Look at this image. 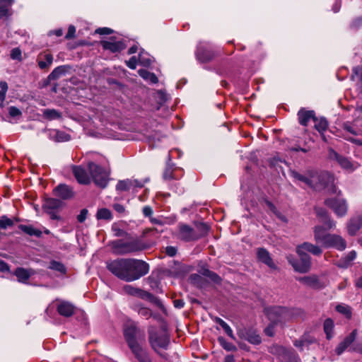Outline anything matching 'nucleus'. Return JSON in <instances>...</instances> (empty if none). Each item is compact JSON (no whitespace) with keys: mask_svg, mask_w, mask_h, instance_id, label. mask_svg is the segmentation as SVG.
Here are the masks:
<instances>
[{"mask_svg":"<svg viewBox=\"0 0 362 362\" xmlns=\"http://www.w3.org/2000/svg\"><path fill=\"white\" fill-rule=\"evenodd\" d=\"M8 114L11 117H15L21 116L22 115V112L16 107L11 106L8 107Z\"/></svg>","mask_w":362,"mask_h":362,"instance_id":"53","label":"nucleus"},{"mask_svg":"<svg viewBox=\"0 0 362 362\" xmlns=\"http://www.w3.org/2000/svg\"><path fill=\"white\" fill-rule=\"evenodd\" d=\"M139 74L146 81H149L152 83H156L158 81L157 76L154 74L145 69L139 70Z\"/></svg>","mask_w":362,"mask_h":362,"instance_id":"34","label":"nucleus"},{"mask_svg":"<svg viewBox=\"0 0 362 362\" xmlns=\"http://www.w3.org/2000/svg\"><path fill=\"white\" fill-rule=\"evenodd\" d=\"M138 313L141 317H144L145 318H149L152 316V312L150 309L144 307H141L139 308Z\"/></svg>","mask_w":362,"mask_h":362,"instance_id":"49","label":"nucleus"},{"mask_svg":"<svg viewBox=\"0 0 362 362\" xmlns=\"http://www.w3.org/2000/svg\"><path fill=\"white\" fill-rule=\"evenodd\" d=\"M297 280L304 286L313 289H321L325 286L315 275L298 277Z\"/></svg>","mask_w":362,"mask_h":362,"instance_id":"13","label":"nucleus"},{"mask_svg":"<svg viewBox=\"0 0 362 362\" xmlns=\"http://www.w3.org/2000/svg\"><path fill=\"white\" fill-rule=\"evenodd\" d=\"M112 229L115 233V235L117 237H122L128 235L124 230L119 228L117 224H113L112 226Z\"/></svg>","mask_w":362,"mask_h":362,"instance_id":"51","label":"nucleus"},{"mask_svg":"<svg viewBox=\"0 0 362 362\" xmlns=\"http://www.w3.org/2000/svg\"><path fill=\"white\" fill-rule=\"evenodd\" d=\"M112 30L108 28H100L96 30L95 33L100 35H110L112 33Z\"/></svg>","mask_w":362,"mask_h":362,"instance_id":"61","label":"nucleus"},{"mask_svg":"<svg viewBox=\"0 0 362 362\" xmlns=\"http://www.w3.org/2000/svg\"><path fill=\"white\" fill-rule=\"evenodd\" d=\"M69 69L68 66H59L55 68L48 76L50 81L58 79L62 76L64 75Z\"/></svg>","mask_w":362,"mask_h":362,"instance_id":"29","label":"nucleus"},{"mask_svg":"<svg viewBox=\"0 0 362 362\" xmlns=\"http://www.w3.org/2000/svg\"><path fill=\"white\" fill-rule=\"evenodd\" d=\"M96 217L98 219L110 220L112 219V216L109 209L103 208L98 211Z\"/></svg>","mask_w":362,"mask_h":362,"instance_id":"40","label":"nucleus"},{"mask_svg":"<svg viewBox=\"0 0 362 362\" xmlns=\"http://www.w3.org/2000/svg\"><path fill=\"white\" fill-rule=\"evenodd\" d=\"M129 258H118L107 263V269L119 279L128 282Z\"/></svg>","mask_w":362,"mask_h":362,"instance_id":"7","label":"nucleus"},{"mask_svg":"<svg viewBox=\"0 0 362 362\" xmlns=\"http://www.w3.org/2000/svg\"><path fill=\"white\" fill-rule=\"evenodd\" d=\"M18 227L21 231L30 236L40 238L42 233L40 230L35 228L31 225L21 224Z\"/></svg>","mask_w":362,"mask_h":362,"instance_id":"28","label":"nucleus"},{"mask_svg":"<svg viewBox=\"0 0 362 362\" xmlns=\"http://www.w3.org/2000/svg\"><path fill=\"white\" fill-rule=\"evenodd\" d=\"M336 310L343 315L347 319H350L352 315L351 308L346 304H339L336 306Z\"/></svg>","mask_w":362,"mask_h":362,"instance_id":"33","label":"nucleus"},{"mask_svg":"<svg viewBox=\"0 0 362 362\" xmlns=\"http://www.w3.org/2000/svg\"><path fill=\"white\" fill-rule=\"evenodd\" d=\"M13 225V221L6 216H2L0 218V228L6 229Z\"/></svg>","mask_w":362,"mask_h":362,"instance_id":"44","label":"nucleus"},{"mask_svg":"<svg viewBox=\"0 0 362 362\" xmlns=\"http://www.w3.org/2000/svg\"><path fill=\"white\" fill-rule=\"evenodd\" d=\"M116 189L118 191H129L133 189L131 180L127 179L119 181L116 185Z\"/></svg>","mask_w":362,"mask_h":362,"instance_id":"38","label":"nucleus"},{"mask_svg":"<svg viewBox=\"0 0 362 362\" xmlns=\"http://www.w3.org/2000/svg\"><path fill=\"white\" fill-rule=\"evenodd\" d=\"M137 296L142 298V299H146V300H148L150 301H151L153 298V296L152 294H151L150 293L146 291H144L142 289H140L139 290V292H138V294H137Z\"/></svg>","mask_w":362,"mask_h":362,"instance_id":"50","label":"nucleus"},{"mask_svg":"<svg viewBox=\"0 0 362 362\" xmlns=\"http://www.w3.org/2000/svg\"><path fill=\"white\" fill-rule=\"evenodd\" d=\"M267 207L278 217H281V214L278 211L276 206L269 201L266 202Z\"/></svg>","mask_w":362,"mask_h":362,"instance_id":"60","label":"nucleus"},{"mask_svg":"<svg viewBox=\"0 0 362 362\" xmlns=\"http://www.w3.org/2000/svg\"><path fill=\"white\" fill-rule=\"evenodd\" d=\"M313 342V339H308L305 337L302 338L300 340H296L294 342V345L299 348L300 350L303 349V347L305 346H308L309 344H312Z\"/></svg>","mask_w":362,"mask_h":362,"instance_id":"46","label":"nucleus"},{"mask_svg":"<svg viewBox=\"0 0 362 362\" xmlns=\"http://www.w3.org/2000/svg\"><path fill=\"white\" fill-rule=\"evenodd\" d=\"M238 334L241 339L251 344H259L261 342V337L255 331L242 329L238 331Z\"/></svg>","mask_w":362,"mask_h":362,"instance_id":"16","label":"nucleus"},{"mask_svg":"<svg viewBox=\"0 0 362 362\" xmlns=\"http://www.w3.org/2000/svg\"><path fill=\"white\" fill-rule=\"evenodd\" d=\"M76 33V28L74 25H69L67 33L66 34V39H71L74 37Z\"/></svg>","mask_w":362,"mask_h":362,"instance_id":"59","label":"nucleus"},{"mask_svg":"<svg viewBox=\"0 0 362 362\" xmlns=\"http://www.w3.org/2000/svg\"><path fill=\"white\" fill-rule=\"evenodd\" d=\"M324 331L327 335V339H330L332 336V331L334 329V322L332 319L327 318L325 320L324 325Z\"/></svg>","mask_w":362,"mask_h":362,"instance_id":"37","label":"nucleus"},{"mask_svg":"<svg viewBox=\"0 0 362 362\" xmlns=\"http://www.w3.org/2000/svg\"><path fill=\"white\" fill-rule=\"evenodd\" d=\"M72 173L78 183L82 185H88L90 183V174H88L83 167L80 165H73Z\"/></svg>","mask_w":362,"mask_h":362,"instance_id":"14","label":"nucleus"},{"mask_svg":"<svg viewBox=\"0 0 362 362\" xmlns=\"http://www.w3.org/2000/svg\"><path fill=\"white\" fill-rule=\"evenodd\" d=\"M62 205V202L57 199L50 198L46 200L44 208L45 211L48 210H57L59 209Z\"/></svg>","mask_w":362,"mask_h":362,"instance_id":"31","label":"nucleus"},{"mask_svg":"<svg viewBox=\"0 0 362 362\" xmlns=\"http://www.w3.org/2000/svg\"><path fill=\"white\" fill-rule=\"evenodd\" d=\"M148 341L151 348L156 352L160 349H166L170 343V337L165 329L156 331L154 327H148Z\"/></svg>","mask_w":362,"mask_h":362,"instance_id":"6","label":"nucleus"},{"mask_svg":"<svg viewBox=\"0 0 362 362\" xmlns=\"http://www.w3.org/2000/svg\"><path fill=\"white\" fill-rule=\"evenodd\" d=\"M362 228V216H358L350 219L347 228L350 235H355Z\"/></svg>","mask_w":362,"mask_h":362,"instance_id":"26","label":"nucleus"},{"mask_svg":"<svg viewBox=\"0 0 362 362\" xmlns=\"http://www.w3.org/2000/svg\"><path fill=\"white\" fill-rule=\"evenodd\" d=\"M325 204L331 209L338 217L344 216L348 211V204L345 199L341 197L328 198Z\"/></svg>","mask_w":362,"mask_h":362,"instance_id":"10","label":"nucleus"},{"mask_svg":"<svg viewBox=\"0 0 362 362\" xmlns=\"http://www.w3.org/2000/svg\"><path fill=\"white\" fill-rule=\"evenodd\" d=\"M0 100L4 102L8 90V84L6 81H0Z\"/></svg>","mask_w":362,"mask_h":362,"instance_id":"47","label":"nucleus"},{"mask_svg":"<svg viewBox=\"0 0 362 362\" xmlns=\"http://www.w3.org/2000/svg\"><path fill=\"white\" fill-rule=\"evenodd\" d=\"M163 178L166 180L175 178L173 173L170 169H167L163 173Z\"/></svg>","mask_w":362,"mask_h":362,"instance_id":"63","label":"nucleus"},{"mask_svg":"<svg viewBox=\"0 0 362 362\" xmlns=\"http://www.w3.org/2000/svg\"><path fill=\"white\" fill-rule=\"evenodd\" d=\"M70 139V136L65 132L58 131V134L57 135V140L56 141L61 142V141H66Z\"/></svg>","mask_w":362,"mask_h":362,"instance_id":"52","label":"nucleus"},{"mask_svg":"<svg viewBox=\"0 0 362 362\" xmlns=\"http://www.w3.org/2000/svg\"><path fill=\"white\" fill-rule=\"evenodd\" d=\"M313 122H315V128L320 132L323 140L325 139L324 132H325L328 127V122L324 117L317 118L315 117Z\"/></svg>","mask_w":362,"mask_h":362,"instance_id":"27","label":"nucleus"},{"mask_svg":"<svg viewBox=\"0 0 362 362\" xmlns=\"http://www.w3.org/2000/svg\"><path fill=\"white\" fill-rule=\"evenodd\" d=\"M177 228V237L182 240L189 242L200 238V235H198L194 228L187 224L179 223Z\"/></svg>","mask_w":362,"mask_h":362,"instance_id":"12","label":"nucleus"},{"mask_svg":"<svg viewBox=\"0 0 362 362\" xmlns=\"http://www.w3.org/2000/svg\"><path fill=\"white\" fill-rule=\"evenodd\" d=\"M88 210L86 209H83L81 211L80 214L77 216V220L80 223H83L87 218L88 215Z\"/></svg>","mask_w":362,"mask_h":362,"instance_id":"57","label":"nucleus"},{"mask_svg":"<svg viewBox=\"0 0 362 362\" xmlns=\"http://www.w3.org/2000/svg\"><path fill=\"white\" fill-rule=\"evenodd\" d=\"M218 341L221 346L228 351H235L237 350L236 346L233 344L227 341L223 337H218Z\"/></svg>","mask_w":362,"mask_h":362,"instance_id":"41","label":"nucleus"},{"mask_svg":"<svg viewBox=\"0 0 362 362\" xmlns=\"http://www.w3.org/2000/svg\"><path fill=\"white\" fill-rule=\"evenodd\" d=\"M126 64L129 68L132 69H136L137 65V59L136 57H131L129 61L126 62Z\"/></svg>","mask_w":362,"mask_h":362,"instance_id":"58","label":"nucleus"},{"mask_svg":"<svg viewBox=\"0 0 362 362\" xmlns=\"http://www.w3.org/2000/svg\"><path fill=\"white\" fill-rule=\"evenodd\" d=\"M288 362H300L299 357L293 352H288Z\"/></svg>","mask_w":362,"mask_h":362,"instance_id":"64","label":"nucleus"},{"mask_svg":"<svg viewBox=\"0 0 362 362\" xmlns=\"http://www.w3.org/2000/svg\"><path fill=\"white\" fill-rule=\"evenodd\" d=\"M269 319L274 322L285 323L303 318L305 313L303 310L298 308H287L285 307L276 306L267 310Z\"/></svg>","mask_w":362,"mask_h":362,"instance_id":"3","label":"nucleus"},{"mask_svg":"<svg viewBox=\"0 0 362 362\" xmlns=\"http://www.w3.org/2000/svg\"><path fill=\"white\" fill-rule=\"evenodd\" d=\"M13 0H0V19L6 16Z\"/></svg>","mask_w":362,"mask_h":362,"instance_id":"35","label":"nucleus"},{"mask_svg":"<svg viewBox=\"0 0 362 362\" xmlns=\"http://www.w3.org/2000/svg\"><path fill=\"white\" fill-rule=\"evenodd\" d=\"M196 55L197 59L202 63L209 62L214 57V54L211 50L204 48L201 45H199L197 47Z\"/></svg>","mask_w":362,"mask_h":362,"instance_id":"20","label":"nucleus"},{"mask_svg":"<svg viewBox=\"0 0 362 362\" xmlns=\"http://www.w3.org/2000/svg\"><path fill=\"white\" fill-rule=\"evenodd\" d=\"M292 175L296 180L305 183L310 187L311 180V171H308L306 175H302L297 172H293Z\"/></svg>","mask_w":362,"mask_h":362,"instance_id":"32","label":"nucleus"},{"mask_svg":"<svg viewBox=\"0 0 362 362\" xmlns=\"http://www.w3.org/2000/svg\"><path fill=\"white\" fill-rule=\"evenodd\" d=\"M132 181V185L133 189L134 188H141L144 187V184L148 181L147 180H131Z\"/></svg>","mask_w":362,"mask_h":362,"instance_id":"56","label":"nucleus"},{"mask_svg":"<svg viewBox=\"0 0 362 362\" xmlns=\"http://www.w3.org/2000/svg\"><path fill=\"white\" fill-rule=\"evenodd\" d=\"M356 257V252L355 251H351L347 254V255L344 258L345 264L347 266L350 264L351 262H352L354 259H355Z\"/></svg>","mask_w":362,"mask_h":362,"instance_id":"55","label":"nucleus"},{"mask_svg":"<svg viewBox=\"0 0 362 362\" xmlns=\"http://www.w3.org/2000/svg\"><path fill=\"white\" fill-rule=\"evenodd\" d=\"M129 348L139 362H151L148 352L141 346L140 342Z\"/></svg>","mask_w":362,"mask_h":362,"instance_id":"15","label":"nucleus"},{"mask_svg":"<svg viewBox=\"0 0 362 362\" xmlns=\"http://www.w3.org/2000/svg\"><path fill=\"white\" fill-rule=\"evenodd\" d=\"M110 246L114 254L125 255L145 250L146 245L139 238L127 235L125 239L113 240Z\"/></svg>","mask_w":362,"mask_h":362,"instance_id":"2","label":"nucleus"},{"mask_svg":"<svg viewBox=\"0 0 362 362\" xmlns=\"http://www.w3.org/2000/svg\"><path fill=\"white\" fill-rule=\"evenodd\" d=\"M88 169L90 181L93 180L97 186L105 188L108 182L109 172L93 162L88 163Z\"/></svg>","mask_w":362,"mask_h":362,"instance_id":"8","label":"nucleus"},{"mask_svg":"<svg viewBox=\"0 0 362 362\" xmlns=\"http://www.w3.org/2000/svg\"><path fill=\"white\" fill-rule=\"evenodd\" d=\"M43 116L45 118L52 120L62 117V114L54 109H46L43 111Z\"/></svg>","mask_w":362,"mask_h":362,"instance_id":"36","label":"nucleus"},{"mask_svg":"<svg viewBox=\"0 0 362 362\" xmlns=\"http://www.w3.org/2000/svg\"><path fill=\"white\" fill-rule=\"evenodd\" d=\"M202 274L209 277L212 281L215 283H219L221 281V278L218 274L215 272L209 270L208 269H202Z\"/></svg>","mask_w":362,"mask_h":362,"instance_id":"42","label":"nucleus"},{"mask_svg":"<svg viewBox=\"0 0 362 362\" xmlns=\"http://www.w3.org/2000/svg\"><path fill=\"white\" fill-rule=\"evenodd\" d=\"M307 252L315 256H320L322 254V248L313 243L305 242L296 247V252L300 257L297 260L293 255H288L286 259L291 264L296 272L300 273L308 272L311 267V257L307 254Z\"/></svg>","mask_w":362,"mask_h":362,"instance_id":"1","label":"nucleus"},{"mask_svg":"<svg viewBox=\"0 0 362 362\" xmlns=\"http://www.w3.org/2000/svg\"><path fill=\"white\" fill-rule=\"evenodd\" d=\"M129 276L128 282L140 279L149 272V265L141 259L129 258Z\"/></svg>","mask_w":362,"mask_h":362,"instance_id":"9","label":"nucleus"},{"mask_svg":"<svg viewBox=\"0 0 362 362\" xmlns=\"http://www.w3.org/2000/svg\"><path fill=\"white\" fill-rule=\"evenodd\" d=\"M329 157L332 159L337 160V163L341 165V167L344 169L348 170L352 168V164L347 158L340 156L334 150H331L329 151Z\"/></svg>","mask_w":362,"mask_h":362,"instance_id":"25","label":"nucleus"},{"mask_svg":"<svg viewBox=\"0 0 362 362\" xmlns=\"http://www.w3.org/2000/svg\"><path fill=\"white\" fill-rule=\"evenodd\" d=\"M315 211L317 216L322 218L321 221L328 229L334 228L335 227V222L329 218L325 209L317 207L315 209Z\"/></svg>","mask_w":362,"mask_h":362,"instance_id":"23","label":"nucleus"},{"mask_svg":"<svg viewBox=\"0 0 362 362\" xmlns=\"http://www.w3.org/2000/svg\"><path fill=\"white\" fill-rule=\"evenodd\" d=\"M257 256L259 261L267 265L271 269H276V267L274 263L269 252L264 248H258L257 251Z\"/></svg>","mask_w":362,"mask_h":362,"instance_id":"18","label":"nucleus"},{"mask_svg":"<svg viewBox=\"0 0 362 362\" xmlns=\"http://www.w3.org/2000/svg\"><path fill=\"white\" fill-rule=\"evenodd\" d=\"M49 268L59 272L62 274H64L66 272V268L63 264L57 261H51L49 263Z\"/></svg>","mask_w":362,"mask_h":362,"instance_id":"43","label":"nucleus"},{"mask_svg":"<svg viewBox=\"0 0 362 362\" xmlns=\"http://www.w3.org/2000/svg\"><path fill=\"white\" fill-rule=\"evenodd\" d=\"M315 113L313 110H307L301 108L298 112L299 123L303 126H307L310 119H314Z\"/></svg>","mask_w":362,"mask_h":362,"instance_id":"21","label":"nucleus"},{"mask_svg":"<svg viewBox=\"0 0 362 362\" xmlns=\"http://www.w3.org/2000/svg\"><path fill=\"white\" fill-rule=\"evenodd\" d=\"M124 289L127 293L134 296H137L139 290V288H134L130 285L125 286Z\"/></svg>","mask_w":362,"mask_h":362,"instance_id":"54","label":"nucleus"},{"mask_svg":"<svg viewBox=\"0 0 362 362\" xmlns=\"http://www.w3.org/2000/svg\"><path fill=\"white\" fill-rule=\"evenodd\" d=\"M334 176L327 171H311L310 187L316 191L327 189L329 194L339 195L341 191L334 185Z\"/></svg>","mask_w":362,"mask_h":362,"instance_id":"4","label":"nucleus"},{"mask_svg":"<svg viewBox=\"0 0 362 362\" xmlns=\"http://www.w3.org/2000/svg\"><path fill=\"white\" fill-rule=\"evenodd\" d=\"M124 336L129 347L144 340V335H141L139 329L132 324L124 327Z\"/></svg>","mask_w":362,"mask_h":362,"instance_id":"11","label":"nucleus"},{"mask_svg":"<svg viewBox=\"0 0 362 362\" xmlns=\"http://www.w3.org/2000/svg\"><path fill=\"white\" fill-rule=\"evenodd\" d=\"M314 240L322 247L326 248L334 247L342 251L346 247V242L341 236L327 233L325 229L319 226L314 228Z\"/></svg>","mask_w":362,"mask_h":362,"instance_id":"5","label":"nucleus"},{"mask_svg":"<svg viewBox=\"0 0 362 362\" xmlns=\"http://www.w3.org/2000/svg\"><path fill=\"white\" fill-rule=\"evenodd\" d=\"M216 322L218 323L225 331V332L233 339H235V337L233 333V330L230 327V326L222 319L219 317L216 318Z\"/></svg>","mask_w":362,"mask_h":362,"instance_id":"39","label":"nucleus"},{"mask_svg":"<svg viewBox=\"0 0 362 362\" xmlns=\"http://www.w3.org/2000/svg\"><path fill=\"white\" fill-rule=\"evenodd\" d=\"M101 44L105 49H108L112 52H120L125 48L122 41H115L112 38H110L109 40L102 41Z\"/></svg>","mask_w":362,"mask_h":362,"instance_id":"17","label":"nucleus"},{"mask_svg":"<svg viewBox=\"0 0 362 362\" xmlns=\"http://www.w3.org/2000/svg\"><path fill=\"white\" fill-rule=\"evenodd\" d=\"M53 62V56L50 53L40 54L37 57V64L40 69L47 70Z\"/></svg>","mask_w":362,"mask_h":362,"instance_id":"24","label":"nucleus"},{"mask_svg":"<svg viewBox=\"0 0 362 362\" xmlns=\"http://www.w3.org/2000/svg\"><path fill=\"white\" fill-rule=\"evenodd\" d=\"M18 281L25 283L31 276V272L23 268H17L15 271Z\"/></svg>","mask_w":362,"mask_h":362,"instance_id":"30","label":"nucleus"},{"mask_svg":"<svg viewBox=\"0 0 362 362\" xmlns=\"http://www.w3.org/2000/svg\"><path fill=\"white\" fill-rule=\"evenodd\" d=\"M142 212L144 216L150 218L153 214V209L149 206H145L142 209Z\"/></svg>","mask_w":362,"mask_h":362,"instance_id":"62","label":"nucleus"},{"mask_svg":"<svg viewBox=\"0 0 362 362\" xmlns=\"http://www.w3.org/2000/svg\"><path fill=\"white\" fill-rule=\"evenodd\" d=\"M356 335H357V330L356 329H354L351 332V333L347 336L344 339V341H342L341 342L346 346H349L352 343L353 341L355 340L356 337Z\"/></svg>","mask_w":362,"mask_h":362,"instance_id":"45","label":"nucleus"},{"mask_svg":"<svg viewBox=\"0 0 362 362\" xmlns=\"http://www.w3.org/2000/svg\"><path fill=\"white\" fill-rule=\"evenodd\" d=\"M56 196L62 198V199H68L74 197V192L72 189L66 185L60 184L54 189Z\"/></svg>","mask_w":362,"mask_h":362,"instance_id":"19","label":"nucleus"},{"mask_svg":"<svg viewBox=\"0 0 362 362\" xmlns=\"http://www.w3.org/2000/svg\"><path fill=\"white\" fill-rule=\"evenodd\" d=\"M11 58L14 60L21 61L22 60L21 50L18 47L13 48L11 51Z\"/></svg>","mask_w":362,"mask_h":362,"instance_id":"48","label":"nucleus"},{"mask_svg":"<svg viewBox=\"0 0 362 362\" xmlns=\"http://www.w3.org/2000/svg\"><path fill=\"white\" fill-rule=\"evenodd\" d=\"M74 305L66 301H62L57 305V312L64 317H71L74 313Z\"/></svg>","mask_w":362,"mask_h":362,"instance_id":"22","label":"nucleus"}]
</instances>
